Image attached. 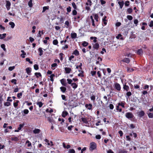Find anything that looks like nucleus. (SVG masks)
Instances as JSON below:
<instances>
[{"label":"nucleus","mask_w":153,"mask_h":153,"mask_svg":"<svg viewBox=\"0 0 153 153\" xmlns=\"http://www.w3.org/2000/svg\"><path fill=\"white\" fill-rule=\"evenodd\" d=\"M125 116L126 118L130 120L134 117L133 114L131 112H127L126 113Z\"/></svg>","instance_id":"obj_1"},{"label":"nucleus","mask_w":153,"mask_h":153,"mask_svg":"<svg viewBox=\"0 0 153 153\" xmlns=\"http://www.w3.org/2000/svg\"><path fill=\"white\" fill-rule=\"evenodd\" d=\"M96 145L95 143L94 142L91 143H90V150H93L96 148Z\"/></svg>","instance_id":"obj_2"},{"label":"nucleus","mask_w":153,"mask_h":153,"mask_svg":"<svg viewBox=\"0 0 153 153\" xmlns=\"http://www.w3.org/2000/svg\"><path fill=\"white\" fill-rule=\"evenodd\" d=\"M68 104L70 106L76 107V105H75L74 102L73 100H68Z\"/></svg>","instance_id":"obj_3"},{"label":"nucleus","mask_w":153,"mask_h":153,"mask_svg":"<svg viewBox=\"0 0 153 153\" xmlns=\"http://www.w3.org/2000/svg\"><path fill=\"white\" fill-rule=\"evenodd\" d=\"M138 116L140 117L143 116L145 114V113L143 111H141L137 113Z\"/></svg>","instance_id":"obj_4"},{"label":"nucleus","mask_w":153,"mask_h":153,"mask_svg":"<svg viewBox=\"0 0 153 153\" xmlns=\"http://www.w3.org/2000/svg\"><path fill=\"white\" fill-rule=\"evenodd\" d=\"M115 88L118 91H120L121 89L120 85L118 83H116L115 84Z\"/></svg>","instance_id":"obj_5"},{"label":"nucleus","mask_w":153,"mask_h":153,"mask_svg":"<svg viewBox=\"0 0 153 153\" xmlns=\"http://www.w3.org/2000/svg\"><path fill=\"white\" fill-rule=\"evenodd\" d=\"M10 3L9 1H6V6L7 10H9L10 8Z\"/></svg>","instance_id":"obj_6"},{"label":"nucleus","mask_w":153,"mask_h":153,"mask_svg":"<svg viewBox=\"0 0 153 153\" xmlns=\"http://www.w3.org/2000/svg\"><path fill=\"white\" fill-rule=\"evenodd\" d=\"M65 79H62L60 80V82L62 85L65 86H66V84L65 83Z\"/></svg>","instance_id":"obj_7"},{"label":"nucleus","mask_w":153,"mask_h":153,"mask_svg":"<svg viewBox=\"0 0 153 153\" xmlns=\"http://www.w3.org/2000/svg\"><path fill=\"white\" fill-rule=\"evenodd\" d=\"M94 48L98 50L99 47V45L98 43L95 44L93 46Z\"/></svg>","instance_id":"obj_8"},{"label":"nucleus","mask_w":153,"mask_h":153,"mask_svg":"<svg viewBox=\"0 0 153 153\" xmlns=\"http://www.w3.org/2000/svg\"><path fill=\"white\" fill-rule=\"evenodd\" d=\"M85 107L89 110L91 109L92 105L91 104H86L85 105Z\"/></svg>","instance_id":"obj_9"},{"label":"nucleus","mask_w":153,"mask_h":153,"mask_svg":"<svg viewBox=\"0 0 153 153\" xmlns=\"http://www.w3.org/2000/svg\"><path fill=\"white\" fill-rule=\"evenodd\" d=\"M65 69L66 73L67 74L69 73L71 71V69L69 68L66 67L65 68Z\"/></svg>","instance_id":"obj_10"},{"label":"nucleus","mask_w":153,"mask_h":153,"mask_svg":"<svg viewBox=\"0 0 153 153\" xmlns=\"http://www.w3.org/2000/svg\"><path fill=\"white\" fill-rule=\"evenodd\" d=\"M68 114V112L66 111H64L62 112V116L63 117H65Z\"/></svg>","instance_id":"obj_11"},{"label":"nucleus","mask_w":153,"mask_h":153,"mask_svg":"<svg viewBox=\"0 0 153 153\" xmlns=\"http://www.w3.org/2000/svg\"><path fill=\"white\" fill-rule=\"evenodd\" d=\"M122 61L123 62H125L127 63H128L130 62V60L128 58H125Z\"/></svg>","instance_id":"obj_12"},{"label":"nucleus","mask_w":153,"mask_h":153,"mask_svg":"<svg viewBox=\"0 0 153 153\" xmlns=\"http://www.w3.org/2000/svg\"><path fill=\"white\" fill-rule=\"evenodd\" d=\"M6 33H3L2 34H0V39H2L6 37Z\"/></svg>","instance_id":"obj_13"},{"label":"nucleus","mask_w":153,"mask_h":153,"mask_svg":"<svg viewBox=\"0 0 153 153\" xmlns=\"http://www.w3.org/2000/svg\"><path fill=\"white\" fill-rule=\"evenodd\" d=\"M118 4L120 5V8H122L124 4L123 1H119L118 2Z\"/></svg>","instance_id":"obj_14"},{"label":"nucleus","mask_w":153,"mask_h":153,"mask_svg":"<svg viewBox=\"0 0 153 153\" xmlns=\"http://www.w3.org/2000/svg\"><path fill=\"white\" fill-rule=\"evenodd\" d=\"M82 121L85 124H87L88 123V121L87 119L85 118L82 117L81 118Z\"/></svg>","instance_id":"obj_15"},{"label":"nucleus","mask_w":153,"mask_h":153,"mask_svg":"<svg viewBox=\"0 0 153 153\" xmlns=\"http://www.w3.org/2000/svg\"><path fill=\"white\" fill-rule=\"evenodd\" d=\"M123 88L127 91H128L129 89L128 86L126 85V84L123 85Z\"/></svg>","instance_id":"obj_16"},{"label":"nucleus","mask_w":153,"mask_h":153,"mask_svg":"<svg viewBox=\"0 0 153 153\" xmlns=\"http://www.w3.org/2000/svg\"><path fill=\"white\" fill-rule=\"evenodd\" d=\"M26 72L28 75H30L31 71V68H27L26 69Z\"/></svg>","instance_id":"obj_17"},{"label":"nucleus","mask_w":153,"mask_h":153,"mask_svg":"<svg viewBox=\"0 0 153 153\" xmlns=\"http://www.w3.org/2000/svg\"><path fill=\"white\" fill-rule=\"evenodd\" d=\"M61 91L63 93L65 92L66 90V88L64 87H61L60 88Z\"/></svg>","instance_id":"obj_18"},{"label":"nucleus","mask_w":153,"mask_h":153,"mask_svg":"<svg viewBox=\"0 0 153 153\" xmlns=\"http://www.w3.org/2000/svg\"><path fill=\"white\" fill-rule=\"evenodd\" d=\"M137 53L138 54L140 55L143 53V51L142 49L138 50L137 51Z\"/></svg>","instance_id":"obj_19"},{"label":"nucleus","mask_w":153,"mask_h":153,"mask_svg":"<svg viewBox=\"0 0 153 153\" xmlns=\"http://www.w3.org/2000/svg\"><path fill=\"white\" fill-rule=\"evenodd\" d=\"M92 4V2L91 0H88L87 2L85 4L86 5H89L90 6H91Z\"/></svg>","instance_id":"obj_20"},{"label":"nucleus","mask_w":153,"mask_h":153,"mask_svg":"<svg viewBox=\"0 0 153 153\" xmlns=\"http://www.w3.org/2000/svg\"><path fill=\"white\" fill-rule=\"evenodd\" d=\"M40 130L38 129L35 128L33 131V132L35 134H38L39 133Z\"/></svg>","instance_id":"obj_21"},{"label":"nucleus","mask_w":153,"mask_h":153,"mask_svg":"<svg viewBox=\"0 0 153 153\" xmlns=\"http://www.w3.org/2000/svg\"><path fill=\"white\" fill-rule=\"evenodd\" d=\"M73 54L76 56H78L79 55V52L77 50H75L73 52Z\"/></svg>","instance_id":"obj_22"},{"label":"nucleus","mask_w":153,"mask_h":153,"mask_svg":"<svg viewBox=\"0 0 153 153\" xmlns=\"http://www.w3.org/2000/svg\"><path fill=\"white\" fill-rule=\"evenodd\" d=\"M71 86H72V87L74 89L76 88L77 87V85L75 83H71Z\"/></svg>","instance_id":"obj_23"},{"label":"nucleus","mask_w":153,"mask_h":153,"mask_svg":"<svg viewBox=\"0 0 153 153\" xmlns=\"http://www.w3.org/2000/svg\"><path fill=\"white\" fill-rule=\"evenodd\" d=\"M77 36L76 34V33H71V37L73 39H74L76 38Z\"/></svg>","instance_id":"obj_24"},{"label":"nucleus","mask_w":153,"mask_h":153,"mask_svg":"<svg viewBox=\"0 0 153 153\" xmlns=\"http://www.w3.org/2000/svg\"><path fill=\"white\" fill-rule=\"evenodd\" d=\"M38 50L40 52L39 54V56H41L43 54V51L42 50V48H39Z\"/></svg>","instance_id":"obj_25"},{"label":"nucleus","mask_w":153,"mask_h":153,"mask_svg":"<svg viewBox=\"0 0 153 153\" xmlns=\"http://www.w3.org/2000/svg\"><path fill=\"white\" fill-rule=\"evenodd\" d=\"M49 8V7L48 6H45V7H43V10H42V13L44 12H45V10H46L48 9Z\"/></svg>","instance_id":"obj_26"},{"label":"nucleus","mask_w":153,"mask_h":153,"mask_svg":"<svg viewBox=\"0 0 153 153\" xmlns=\"http://www.w3.org/2000/svg\"><path fill=\"white\" fill-rule=\"evenodd\" d=\"M9 25L11 26V27L12 28L14 27L15 25L14 22H10L9 23Z\"/></svg>","instance_id":"obj_27"},{"label":"nucleus","mask_w":153,"mask_h":153,"mask_svg":"<svg viewBox=\"0 0 153 153\" xmlns=\"http://www.w3.org/2000/svg\"><path fill=\"white\" fill-rule=\"evenodd\" d=\"M127 71L128 72H130L133 71L134 69L132 68H130L128 67L127 68Z\"/></svg>","instance_id":"obj_28"},{"label":"nucleus","mask_w":153,"mask_h":153,"mask_svg":"<svg viewBox=\"0 0 153 153\" xmlns=\"http://www.w3.org/2000/svg\"><path fill=\"white\" fill-rule=\"evenodd\" d=\"M37 104L39 105V108H41L43 104L41 102H37Z\"/></svg>","instance_id":"obj_29"},{"label":"nucleus","mask_w":153,"mask_h":153,"mask_svg":"<svg viewBox=\"0 0 153 153\" xmlns=\"http://www.w3.org/2000/svg\"><path fill=\"white\" fill-rule=\"evenodd\" d=\"M32 0H30L28 3V5L30 7H32L33 6Z\"/></svg>","instance_id":"obj_30"},{"label":"nucleus","mask_w":153,"mask_h":153,"mask_svg":"<svg viewBox=\"0 0 153 153\" xmlns=\"http://www.w3.org/2000/svg\"><path fill=\"white\" fill-rule=\"evenodd\" d=\"M12 140L17 141L19 139L18 137H13L11 138Z\"/></svg>","instance_id":"obj_31"},{"label":"nucleus","mask_w":153,"mask_h":153,"mask_svg":"<svg viewBox=\"0 0 153 153\" xmlns=\"http://www.w3.org/2000/svg\"><path fill=\"white\" fill-rule=\"evenodd\" d=\"M75 151L74 149H69L68 153H75Z\"/></svg>","instance_id":"obj_32"},{"label":"nucleus","mask_w":153,"mask_h":153,"mask_svg":"<svg viewBox=\"0 0 153 153\" xmlns=\"http://www.w3.org/2000/svg\"><path fill=\"white\" fill-rule=\"evenodd\" d=\"M53 45H56L58 43V41L57 39L54 40L53 41Z\"/></svg>","instance_id":"obj_33"},{"label":"nucleus","mask_w":153,"mask_h":153,"mask_svg":"<svg viewBox=\"0 0 153 153\" xmlns=\"http://www.w3.org/2000/svg\"><path fill=\"white\" fill-rule=\"evenodd\" d=\"M11 103L9 102H6L4 103V105L5 106H8L10 105Z\"/></svg>","instance_id":"obj_34"},{"label":"nucleus","mask_w":153,"mask_h":153,"mask_svg":"<svg viewBox=\"0 0 153 153\" xmlns=\"http://www.w3.org/2000/svg\"><path fill=\"white\" fill-rule=\"evenodd\" d=\"M59 58L60 60L61 61L63 60V54L62 53H59Z\"/></svg>","instance_id":"obj_35"},{"label":"nucleus","mask_w":153,"mask_h":153,"mask_svg":"<svg viewBox=\"0 0 153 153\" xmlns=\"http://www.w3.org/2000/svg\"><path fill=\"white\" fill-rule=\"evenodd\" d=\"M35 75L36 76V77L37 78L39 77V76H38V75H39V76H42V75H41V74H40V73H37V72L35 73Z\"/></svg>","instance_id":"obj_36"},{"label":"nucleus","mask_w":153,"mask_h":153,"mask_svg":"<svg viewBox=\"0 0 153 153\" xmlns=\"http://www.w3.org/2000/svg\"><path fill=\"white\" fill-rule=\"evenodd\" d=\"M88 45V43L86 42H85V41H84V42H83L82 43V45L84 47L86 46H87Z\"/></svg>","instance_id":"obj_37"},{"label":"nucleus","mask_w":153,"mask_h":153,"mask_svg":"<svg viewBox=\"0 0 153 153\" xmlns=\"http://www.w3.org/2000/svg\"><path fill=\"white\" fill-rule=\"evenodd\" d=\"M55 76V75L54 74H52L50 76V80L51 81L53 82V77Z\"/></svg>","instance_id":"obj_38"},{"label":"nucleus","mask_w":153,"mask_h":153,"mask_svg":"<svg viewBox=\"0 0 153 153\" xmlns=\"http://www.w3.org/2000/svg\"><path fill=\"white\" fill-rule=\"evenodd\" d=\"M148 116L149 118H153V113H149L148 114Z\"/></svg>","instance_id":"obj_39"},{"label":"nucleus","mask_w":153,"mask_h":153,"mask_svg":"<svg viewBox=\"0 0 153 153\" xmlns=\"http://www.w3.org/2000/svg\"><path fill=\"white\" fill-rule=\"evenodd\" d=\"M127 12L129 13H130L132 12V9L131 8H128L127 9Z\"/></svg>","instance_id":"obj_40"},{"label":"nucleus","mask_w":153,"mask_h":153,"mask_svg":"<svg viewBox=\"0 0 153 153\" xmlns=\"http://www.w3.org/2000/svg\"><path fill=\"white\" fill-rule=\"evenodd\" d=\"M1 47L3 49L4 51H6V49L5 48V45L4 44H1Z\"/></svg>","instance_id":"obj_41"},{"label":"nucleus","mask_w":153,"mask_h":153,"mask_svg":"<svg viewBox=\"0 0 153 153\" xmlns=\"http://www.w3.org/2000/svg\"><path fill=\"white\" fill-rule=\"evenodd\" d=\"M34 68L35 70H37L39 69V66L37 64H35L34 65Z\"/></svg>","instance_id":"obj_42"},{"label":"nucleus","mask_w":153,"mask_h":153,"mask_svg":"<svg viewBox=\"0 0 153 153\" xmlns=\"http://www.w3.org/2000/svg\"><path fill=\"white\" fill-rule=\"evenodd\" d=\"M127 18L129 20H132L133 19L132 17L130 15H128L127 16Z\"/></svg>","instance_id":"obj_43"},{"label":"nucleus","mask_w":153,"mask_h":153,"mask_svg":"<svg viewBox=\"0 0 153 153\" xmlns=\"http://www.w3.org/2000/svg\"><path fill=\"white\" fill-rule=\"evenodd\" d=\"M15 67L14 66L10 67L8 68V70L10 71H12L15 68Z\"/></svg>","instance_id":"obj_44"},{"label":"nucleus","mask_w":153,"mask_h":153,"mask_svg":"<svg viewBox=\"0 0 153 153\" xmlns=\"http://www.w3.org/2000/svg\"><path fill=\"white\" fill-rule=\"evenodd\" d=\"M24 124H20L19 125V127L18 128V129L20 130L24 126Z\"/></svg>","instance_id":"obj_45"},{"label":"nucleus","mask_w":153,"mask_h":153,"mask_svg":"<svg viewBox=\"0 0 153 153\" xmlns=\"http://www.w3.org/2000/svg\"><path fill=\"white\" fill-rule=\"evenodd\" d=\"M72 5L73 7V8L74 9H76V5L74 2H73L72 3Z\"/></svg>","instance_id":"obj_46"},{"label":"nucleus","mask_w":153,"mask_h":153,"mask_svg":"<svg viewBox=\"0 0 153 153\" xmlns=\"http://www.w3.org/2000/svg\"><path fill=\"white\" fill-rule=\"evenodd\" d=\"M67 81L68 82V83L69 84H71V83H72V80L71 79H67Z\"/></svg>","instance_id":"obj_47"},{"label":"nucleus","mask_w":153,"mask_h":153,"mask_svg":"<svg viewBox=\"0 0 153 153\" xmlns=\"http://www.w3.org/2000/svg\"><path fill=\"white\" fill-rule=\"evenodd\" d=\"M47 144L48 145L51 146H52L53 145V142L52 141H51L50 143H49V142H48L47 143Z\"/></svg>","instance_id":"obj_48"},{"label":"nucleus","mask_w":153,"mask_h":153,"mask_svg":"<svg viewBox=\"0 0 153 153\" xmlns=\"http://www.w3.org/2000/svg\"><path fill=\"white\" fill-rule=\"evenodd\" d=\"M67 11L68 12H70L71 11V7L69 6L67 8Z\"/></svg>","instance_id":"obj_49"},{"label":"nucleus","mask_w":153,"mask_h":153,"mask_svg":"<svg viewBox=\"0 0 153 153\" xmlns=\"http://www.w3.org/2000/svg\"><path fill=\"white\" fill-rule=\"evenodd\" d=\"M98 16L97 14H95L94 16V19L97 21H98Z\"/></svg>","instance_id":"obj_50"},{"label":"nucleus","mask_w":153,"mask_h":153,"mask_svg":"<svg viewBox=\"0 0 153 153\" xmlns=\"http://www.w3.org/2000/svg\"><path fill=\"white\" fill-rule=\"evenodd\" d=\"M83 71H81V73L78 74V76H81L82 77H83L84 76L83 75Z\"/></svg>","instance_id":"obj_51"},{"label":"nucleus","mask_w":153,"mask_h":153,"mask_svg":"<svg viewBox=\"0 0 153 153\" xmlns=\"http://www.w3.org/2000/svg\"><path fill=\"white\" fill-rule=\"evenodd\" d=\"M29 112V111L27 109H25L24 110V113L25 114H27Z\"/></svg>","instance_id":"obj_52"},{"label":"nucleus","mask_w":153,"mask_h":153,"mask_svg":"<svg viewBox=\"0 0 153 153\" xmlns=\"http://www.w3.org/2000/svg\"><path fill=\"white\" fill-rule=\"evenodd\" d=\"M11 82L12 83H13L15 84H16V79H13L11 80Z\"/></svg>","instance_id":"obj_53"},{"label":"nucleus","mask_w":153,"mask_h":153,"mask_svg":"<svg viewBox=\"0 0 153 153\" xmlns=\"http://www.w3.org/2000/svg\"><path fill=\"white\" fill-rule=\"evenodd\" d=\"M65 24L67 25V28H68L69 26V22L68 21H66L65 23Z\"/></svg>","instance_id":"obj_54"},{"label":"nucleus","mask_w":153,"mask_h":153,"mask_svg":"<svg viewBox=\"0 0 153 153\" xmlns=\"http://www.w3.org/2000/svg\"><path fill=\"white\" fill-rule=\"evenodd\" d=\"M118 105L121 106L123 108H124L125 107L124 104V103L122 102H121V103H119Z\"/></svg>","instance_id":"obj_55"},{"label":"nucleus","mask_w":153,"mask_h":153,"mask_svg":"<svg viewBox=\"0 0 153 153\" xmlns=\"http://www.w3.org/2000/svg\"><path fill=\"white\" fill-rule=\"evenodd\" d=\"M96 71H91V74L92 76H94L96 74Z\"/></svg>","instance_id":"obj_56"},{"label":"nucleus","mask_w":153,"mask_h":153,"mask_svg":"<svg viewBox=\"0 0 153 153\" xmlns=\"http://www.w3.org/2000/svg\"><path fill=\"white\" fill-rule=\"evenodd\" d=\"M77 11L75 10H74L72 11V14L73 15H75L77 14Z\"/></svg>","instance_id":"obj_57"},{"label":"nucleus","mask_w":153,"mask_h":153,"mask_svg":"<svg viewBox=\"0 0 153 153\" xmlns=\"http://www.w3.org/2000/svg\"><path fill=\"white\" fill-rule=\"evenodd\" d=\"M149 26L150 27H152L153 26V21H151L149 25Z\"/></svg>","instance_id":"obj_58"},{"label":"nucleus","mask_w":153,"mask_h":153,"mask_svg":"<svg viewBox=\"0 0 153 153\" xmlns=\"http://www.w3.org/2000/svg\"><path fill=\"white\" fill-rule=\"evenodd\" d=\"M95 138L97 139H100L101 138V136L100 135H97L95 136Z\"/></svg>","instance_id":"obj_59"},{"label":"nucleus","mask_w":153,"mask_h":153,"mask_svg":"<svg viewBox=\"0 0 153 153\" xmlns=\"http://www.w3.org/2000/svg\"><path fill=\"white\" fill-rule=\"evenodd\" d=\"M119 153H127V152L126 151L121 150L120 151Z\"/></svg>","instance_id":"obj_60"},{"label":"nucleus","mask_w":153,"mask_h":153,"mask_svg":"<svg viewBox=\"0 0 153 153\" xmlns=\"http://www.w3.org/2000/svg\"><path fill=\"white\" fill-rule=\"evenodd\" d=\"M138 22V20L137 19H135L134 21V23L137 26V24Z\"/></svg>","instance_id":"obj_61"},{"label":"nucleus","mask_w":153,"mask_h":153,"mask_svg":"<svg viewBox=\"0 0 153 153\" xmlns=\"http://www.w3.org/2000/svg\"><path fill=\"white\" fill-rule=\"evenodd\" d=\"M22 95V93H19L17 94V97L18 98H20Z\"/></svg>","instance_id":"obj_62"},{"label":"nucleus","mask_w":153,"mask_h":153,"mask_svg":"<svg viewBox=\"0 0 153 153\" xmlns=\"http://www.w3.org/2000/svg\"><path fill=\"white\" fill-rule=\"evenodd\" d=\"M129 1H126L125 3V5L126 6H128L129 5Z\"/></svg>","instance_id":"obj_63"},{"label":"nucleus","mask_w":153,"mask_h":153,"mask_svg":"<svg viewBox=\"0 0 153 153\" xmlns=\"http://www.w3.org/2000/svg\"><path fill=\"white\" fill-rule=\"evenodd\" d=\"M109 106L110 108L111 109H113L114 108V105L112 104H110Z\"/></svg>","instance_id":"obj_64"}]
</instances>
